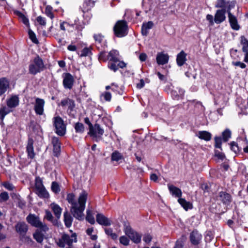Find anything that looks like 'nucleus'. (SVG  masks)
<instances>
[{"mask_svg": "<svg viewBox=\"0 0 248 248\" xmlns=\"http://www.w3.org/2000/svg\"><path fill=\"white\" fill-rule=\"evenodd\" d=\"M124 159L123 155L121 153L117 151L113 152L111 155V159L112 161H119V160Z\"/></svg>", "mask_w": 248, "mask_h": 248, "instance_id": "nucleus-37", "label": "nucleus"}, {"mask_svg": "<svg viewBox=\"0 0 248 248\" xmlns=\"http://www.w3.org/2000/svg\"><path fill=\"white\" fill-rule=\"evenodd\" d=\"M184 246V240L183 238H180L176 241L175 246L173 248H183Z\"/></svg>", "mask_w": 248, "mask_h": 248, "instance_id": "nucleus-52", "label": "nucleus"}, {"mask_svg": "<svg viewBox=\"0 0 248 248\" xmlns=\"http://www.w3.org/2000/svg\"><path fill=\"white\" fill-rule=\"evenodd\" d=\"M235 4V2L234 1H227V4L225 9H226V12H227L228 15H229V14H232L231 12V10L234 7Z\"/></svg>", "mask_w": 248, "mask_h": 248, "instance_id": "nucleus-41", "label": "nucleus"}, {"mask_svg": "<svg viewBox=\"0 0 248 248\" xmlns=\"http://www.w3.org/2000/svg\"><path fill=\"white\" fill-rule=\"evenodd\" d=\"M29 35L30 39L32 41V42L36 44L39 43V41L36 37L35 34L34 33L33 31L30 30L29 31Z\"/></svg>", "mask_w": 248, "mask_h": 248, "instance_id": "nucleus-49", "label": "nucleus"}, {"mask_svg": "<svg viewBox=\"0 0 248 248\" xmlns=\"http://www.w3.org/2000/svg\"><path fill=\"white\" fill-rule=\"evenodd\" d=\"M45 68L46 67L43 60L37 55L31 62L29 65V72L31 75H35L44 71Z\"/></svg>", "mask_w": 248, "mask_h": 248, "instance_id": "nucleus-4", "label": "nucleus"}, {"mask_svg": "<svg viewBox=\"0 0 248 248\" xmlns=\"http://www.w3.org/2000/svg\"><path fill=\"white\" fill-rule=\"evenodd\" d=\"M197 136L201 140L209 141L211 139V134L206 131H200L197 134Z\"/></svg>", "mask_w": 248, "mask_h": 248, "instance_id": "nucleus-30", "label": "nucleus"}, {"mask_svg": "<svg viewBox=\"0 0 248 248\" xmlns=\"http://www.w3.org/2000/svg\"><path fill=\"white\" fill-rule=\"evenodd\" d=\"M96 219L97 222L101 225L108 226L111 224V221L102 214H97Z\"/></svg>", "mask_w": 248, "mask_h": 248, "instance_id": "nucleus-21", "label": "nucleus"}, {"mask_svg": "<svg viewBox=\"0 0 248 248\" xmlns=\"http://www.w3.org/2000/svg\"><path fill=\"white\" fill-rule=\"evenodd\" d=\"M92 46H90L89 47H85L81 51L80 53H79V51H77V53L78 54V55L80 57L89 56L92 55Z\"/></svg>", "mask_w": 248, "mask_h": 248, "instance_id": "nucleus-32", "label": "nucleus"}, {"mask_svg": "<svg viewBox=\"0 0 248 248\" xmlns=\"http://www.w3.org/2000/svg\"><path fill=\"white\" fill-rule=\"evenodd\" d=\"M227 4V1L226 0H217L215 4V7L223 9L225 8Z\"/></svg>", "mask_w": 248, "mask_h": 248, "instance_id": "nucleus-47", "label": "nucleus"}, {"mask_svg": "<svg viewBox=\"0 0 248 248\" xmlns=\"http://www.w3.org/2000/svg\"><path fill=\"white\" fill-rule=\"evenodd\" d=\"M52 7L50 6H47L46 7L45 13L46 15L50 17L51 19L54 18V15L52 12Z\"/></svg>", "mask_w": 248, "mask_h": 248, "instance_id": "nucleus-51", "label": "nucleus"}, {"mask_svg": "<svg viewBox=\"0 0 248 248\" xmlns=\"http://www.w3.org/2000/svg\"><path fill=\"white\" fill-rule=\"evenodd\" d=\"M87 197L88 193L85 190H82L79 194L77 202L74 193H68L67 195L66 200L71 205L70 211L74 217L79 220L83 219V211L85 208Z\"/></svg>", "mask_w": 248, "mask_h": 248, "instance_id": "nucleus-1", "label": "nucleus"}, {"mask_svg": "<svg viewBox=\"0 0 248 248\" xmlns=\"http://www.w3.org/2000/svg\"><path fill=\"white\" fill-rule=\"evenodd\" d=\"M33 143V140L31 138L29 137L26 146V152L27 153L28 158L31 159H33L35 157Z\"/></svg>", "mask_w": 248, "mask_h": 248, "instance_id": "nucleus-16", "label": "nucleus"}, {"mask_svg": "<svg viewBox=\"0 0 248 248\" xmlns=\"http://www.w3.org/2000/svg\"><path fill=\"white\" fill-rule=\"evenodd\" d=\"M206 19L209 21L210 25H214V19H213V16L211 15H207L206 16Z\"/></svg>", "mask_w": 248, "mask_h": 248, "instance_id": "nucleus-62", "label": "nucleus"}, {"mask_svg": "<svg viewBox=\"0 0 248 248\" xmlns=\"http://www.w3.org/2000/svg\"><path fill=\"white\" fill-rule=\"evenodd\" d=\"M113 31L116 36L123 37L128 34V25L126 21L118 20L113 27Z\"/></svg>", "mask_w": 248, "mask_h": 248, "instance_id": "nucleus-5", "label": "nucleus"}, {"mask_svg": "<svg viewBox=\"0 0 248 248\" xmlns=\"http://www.w3.org/2000/svg\"><path fill=\"white\" fill-rule=\"evenodd\" d=\"M168 187L170 193L172 196L181 198L180 197L182 196V192L180 188L170 184H168Z\"/></svg>", "mask_w": 248, "mask_h": 248, "instance_id": "nucleus-24", "label": "nucleus"}, {"mask_svg": "<svg viewBox=\"0 0 248 248\" xmlns=\"http://www.w3.org/2000/svg\"><path fill=\"white\" fill-rule=\"evenodd\" d=\"M232 64L235 66H239L242 69H244L247 66L245 63L241 62H232Z\"/></svg>", "mask_w": 248, "mask_h": 248, "instance_id": "nucleus-55", "label": "nucleus"}, {"mask_svg": "<svg viewBox=\"0 0 248 248\" xmlns=\"http://www.w3.org/2000/svg\"><path fill=\"white\" fill-rule=\"evenodd\" d=\"M226 9L217 10L215 15L214 22L216 24H220L226 19Z\"/></svg>", "mask_w": 248, "mask_h": 248, "instance_id": "nucleus-17", "label": "nucleus"}, {"mask_svg": "<svg viewBox=\"0 0 248 248\" xmlns=\"http://www.w3.org/2000/svg\"><path fill=\"white\" fill-rule=\"evenodd\" d=\"M9 198L8 193L4 191L0 194V202H6Z\"/></svg>", "mask_w": 248, "mask_h": 248, "instance_id": "nucleus-50", "label": "nucleus"}, {"mask_svg": "<svg viewBox=\"0 0 248 248\" xmlns=\"http://www.w3.org/2000/svg\"><path fill=\"white\" fill-rule=\"evenodd\" d=\"M202 239V235L197 230H194L190 233L189 240L192 245H199L201 243Z\"/></svg>", "mask_w": 248, "mask_h": 248, "instance_id": "nucleus-14", "label": "nucleus"}, {"mask_svg": "<svg viewBox=\"0 0 248 248\" xmlns=\"http://www.w3.org/2000/svg\"><path fill=\"white\" fill-rule=\"evenodd\" d=\"M100 53L98 54V60L100 61H103L104 62L108 61V54H106V51L104 50H100Z\"/></svg>", "mask_w": 248, "mask_h": 248, "instance_id": "nucleus-42", "label": "nucleus"}, {"mask_svg": "<svg viewBox=\"0 0 248 248\" xmlns=\"http://www.w3.org/2000/svg\"><path fill=\"white\" fill-rule=\"evenodd\" d=\"M105 233L108 235L110 236L112 239L115 240L117 239L118 236L115 233L113 232V230L111 228H105Z\"/></svg>", "mask_w": 248, "mask_h": 248, "instance_id": "nucleus-46", "label": "nucleus"}, {"mask_svg": "<svg viewBox=\"0 0 248 248\" xmlns=\"http://www.w3.org/2000/svg\"><path fill=\"white\" fill-rule=\"evenodd\" d=\"M36 228H37V230H38L40 232L44 233V234L49 230L47 226L45 223H42L41 221L40 222V225L39 224L38 226Z\"/></svg>", "mask_w": 248, "mask_h": 248, "instance_id": "nucleus-44", "label": "nucleus"}, {"mask_svg": "<svg viewBox=\"0 0 248 248\" xmlns=\"http://www.w3.org/2000/svg\"><path fill=\"white\" fill-rule=\"evenodd\" d=\"M169 57L167 54L158 53L156 56V62L159 65H164L168 62Z\"/></svg>", "mask_w": 248, "mask_h": 248, "instance_id": "nucleus-22", "label": "nucleus"}, {"mask_svg": "<svg viewBox=\"0 0 248 248\" xmlns=\"http://www.w3.org/2000/svg\"><path fill=\"white\" fill-rule=\"evenodd\" d=\"M62 85L65 89L71 90L74 86L75 80L74 77L69 73L62 74Z\"/></svg>", "mask_w": 248, "mask_h": 248, "instance_id": "nucleus-10", "label": "nucleus"}, {"mask_svg": "<svg viewBox=\"0 0 248 248\" xmlns=\"http://www.w3.org/2000/svg\"><path fill=\"white\" fill-rule=\"evenodd\" d=\"M230 145H231V149L232 151H233L235 153H236L238 151V150H239L238 147L236 142L232 141V142H231Z\"/></svg>", "mask_w": 248, "mask_h": 248, "instance_id": "nucleus-56", "label": "nucleus"}, {"mask_svg": "<svg viewBox=\"0 0 248 248\" xmlns=\"http://www.w3.org/2000/svg\"><path fill=\"white\" fill-rule=\"evenodd\" d=\"M186 54L182 50L177 55L176 62L177 64L179 66H182L186 62Z\"/></svg>", "mask_w": 248, "mask_h": 248, "instance_id": "nucleus-27", "label": "nucleus"}, {"mask_svg": "<svg viewBox=\"0 0 248 248\" xmlns=\"http://www.w3.org/2000/svg\"><path fill=\"white\" fill-rule=\"evenodd\" d=\"M14 14L18 16L20 20L26 26L29 25V21L28 18L21 12L19 11H15Z\"/></svg>", "mask_w": 248, "mask_h": 248, "instance_id": "nucleus-34", "label": "nucleus"}, {"mask_svg": "<svg viewBox=\"0 0 248 248\" xmlns=\"http://www.w3.org/2000/svg\"><path fill=\"white\" fill-rule=\"evenodd\" d=\"M45 101L44 99L36 98L34 106V110L36 115H43L44 113V106Z\"/></svg>", "mask_w": 248, "mask_h": 248, "instance_id": "nucleus-12", "label": "nucleus"}, {"mask_svg": "<svg viewBox=\"0 0 248 248\" xmlns=\"http://www.w3.org/2000/svg\"><path fill=\"white\" fill-rule=\"evenodd\" d=\"M66 29L69 32L72 31L74 29V24H71L66 22Z\"/></svg>", "mask_w": 248, "mask_h": 248, "instance_id": "nucleus-63", "label": "nucleus"}, {"mask_svg": "<svg viewBox=\"0 0 248 248\" xmlns=\"http://www.w3.org/2000/svg\"><path fill=\"white\" fill-rule=\"evenodd\" d=\"M51 143L53 147V152L54 155L58 157L60 155L61 150V144L59 138L56 137H53Z\"/></svg>", "mask_w": 248, "mask_h": 248, "instance_id": "nucleus-15", "label": "nucleus"}, {"mask_svg": "<svg viewBox=\"0 0 248 248\" xmlns=\"http://www.w3.org/2000/svg\"><path fill=\"white\" fill-rule=\"evenodd\" d=\"M4 187L9 190H13L14 186L11 183L9 182H5L3 184Z\"/></svg>", "mask_w": 248, "mask_h": 248, "instance_id": "nucleus-58", "label": "nucleus"}, {"mask_svg": "<svg viewBox=\"0 0 248 248\" xmlns=\"http://www.w3.org/2000/svg\"><path fill=\"white\" fill-rule=\"evenodd\" d=\"M10 88L9 80L6 78H0V96L4 94Z\"/></svg>", "mask_w": 248, "mask_h": 248, "instance_id": "nucleus-18", "label": "nucleus"}, {"mask_svg": "<svg viewBox=\"0 0 248 248\" xmlns=\"http://www.w3.org/2000/svg\"><path fill=\"white\" fill-rule=\"evenodd\" d=\"M119 52L115 49H113L108 53V68L114 72H116L119 68H123L126 66V64L119 59Z\"/></svg>", "mask_w": 248, "mask_h": 248, "instance_id": "nucleus-2", "label": "nucleus"}, {"mask_svg": "<svg viewBox=\"0 0 248 248\" xmlns=\"http://www.w3.org/2000/svg\"><path fill=\"white\" fill-rule=\"evenodd\" d=\"M228 18L231 28L235 31L239 30L240 29V26L238 23L236 17L232 14H229L228 15Z\"/></svg>", "mask_w": 248, "mask_h": 248, "instance_id": "nucleus-26", "label": "nucleus"}, {"mask_svg": "<svg viewBox=\"0 0 248 248\" xmlns=\"http://www.w3.org/2000/svg\"><path fill=\"white\" fill-rule=\"evenodd\" d=\"M51 190L55 194L60 192L61 189L59 184L56 182H53L51 184Z\"/></svg>", "mask_w": 248, "mask_h": 248, "instance_id": "nucleus-45", "label": "nucleus"}, {"mask_svg": "<svg viewBox=\"0 0 248 248\" xmlns=\"http://www.w3.org/2000/svg\"><path fill=\"white\" fill-rule=\"evenodd\" d=\"M35 187L36 193L39 197L47 198L49 197V194L43 184L42 180L39 177L35 178Z\"/></svg>", "mask_w": 248, "mask_h": 248, "instance_id": "nucleus-8", "label": "nucleus"}, {"mask_svg": "<svg viewBox=\"0 0 248 248\" xmlns=\"http://www.w3.org/2000/svg\"><path fill=\"white\" fill-rule=\"evenodd\" d=\"M222 140H223L221 137H216L215 138V147L216 148H218L221 150V144H222Z\"/></svg>", "mask_w": 248, "mask_h": 248, "instance_id": "nucleus-48", "label": "nucleus"}, {"mask_svg": "<svg viewBox=\"0 0 248 248\" xmlns=\"http://www.w3.org/2000/svg\"><path fill=\"white\" fill-rule=\"evenodd\" d=\"M156 74L160 80L163 81L164 83H166L167 82V79L165 76L161 74L159 72H157Z\"/></svg>", "mask_w": 248, "mask_h": 248, "instance_id": "nucleus-61", "label": "nucleus"}, {"mask_svg": "<svg viewBox=\"0 0 248 248\" xmlns=\"http://www.w3.org/2000/svg\"><path fill=\"white\" fill-rule=\"evenodd\" d=\"M36 20L41 25L45 26L46 24L45 18L41 16H38Z\"/></svg>", "mask_w": 248, "mask_h": 248, "instance_id": "nucleus-59", "label": "nucleus"}, {"mask_svg": "<svg viewBox=\"0 0 248 248\" xmlns=\"http://www.w3.org/2000/svg\"><path fill=\"white\" fill-rule=\"evenodd\" d=\"M154 26V23L150 21L147 22H143L141 26V32L142 35L147 36L149 33V31Z\"/></svg>", "mask_w": 248, "mask_h": 248, "instance_id": "nucleus-23", "label": "nucleus"}, {"mask_svg": "<svg viewBox=\"0 0 248 248\" xmlns=\"http://www.w3.org/2000/svg\"><path fill=\"white\" fill-rule=\"evenodd\" d=\"M89 130L88 135L96 142H98L102 139V137L104 134V130L99 124L95 123Z\"/></svg>", "mask_w": 248, "mask_h": 248, "instance_id": "nucleus-6", "label": "nucleus"}, {"mask_svg": "<svg viewBox=\"0 0 248 248\" xmlns=\"http://www.w3.org/2000/svg\"><path fill=\"white\" fill-rule=\"evenodd\" d=\"M105 100L107 101H110L111 99V94L109 92H106L102 94Z\"/></svg>", "mask_w": 248, "mask_h": 248, "instance_id": "nucleus-57", "label": "nucleus"}, {"mask_svg": "<svg viewBox=\"0 0 248 248\" xmlns=\"http://www.w3.org/2000/svg\"><path fill=\"white\" fill-rule=\"evenodd\" d=\"M44 233L40 232L38 230H36L33 236V238L38 243H41L44 240Z\"/></svg>", "mask_w": 248, "mask_h": 248, "instance_id": "nucleus-36", "label": "nucleus"}, {"mask_svg": "<svg viewBox=\"0 0 248 248\" xmlns=\"http://www.w3.org/2000/svg\"><path fill=\"white\" fill-rule=\"evenodd\" d=\"M16 232L21 237L26 236L27 232L29 230L28 225L24 221L18 222L15 226Z\"/></svg>", "mask_w": 248, "mask_h": 248, "instance_id": "nucleus-13", "label": "nucleus"}, {"mask_svg": "<svg viewBox=\"0 0 248 248\" xmlns=\"http://www.w3.org/2000/svg\"><path fill=\"white\" fill-rule=\"evenodd\" d=\"M27 222L32 226L36 227L40 225V220L39 217L34 214H30L26 217Z\"/></svg>", "mask_w": 248, "mask_h": 248, "instance_id": "nucleus-20", "label": "nucleus"}, {"mask_svg": "<svg viewBox=\"0 0 248 248\" xmlns=\"http://www.w3.org/2000/svg\"><path fill=\"white\" fill-rule=\"evenodd\" d=\"M152 239V236L150 234H146L143 238V240L146 243H149L151 241Z\"/></svg>", "mask_w": 248, "mask_h": 248, "instance_id": "nucleus-60", "label": "nucleus"}, {"mask_svg": "<svg viewBox=\"0 0 248 248\" xmlns=\"http://www.w3.org/2000/svg\"><path fill=\"white\" fill-rule=\"evenodd\" d=\"M19 98L16 95H13L7 100L6 103L8 107L2 106L0 108V119L3 121L5 116L9 113L11 110L9 108H15L19 105Z\"/></svg>", "mask_w": 248, "mask_h": 248, "instance_id": "nucleus-3", "label": "nucleus"}, {"mask_svg": "<svg viewBox=\"0 0 248 248\" xmlns=\"http://www.w3.org/2000/svg\"><path fill=\"white\" fill-rule=\"evenodd\" d=\"M231 131L229 129H226L222 133V140L223 141L227 142L231 137Z\"/></svg>", "mask_w": 248, "mask_h": 248, "instance_id": "nucleus-40", "label": "nucleus"}, {"mask_svg": "<svg viewBox=\"0 0 248 248\" xmlns=\"http://www.w3.org/2000/svg\"><path fill=\"white\" fill-rule=\"evenodd\" d=\"M111 90L116 94L122 95L123 93V90H122V88L119 87L117 84L115 83H112Z\"/></svg>", "mask_w": 248, "mask_h": 248, "instance_id": "nucleus-39", "label": "nucleus"}, {"mask_svg": "<svg viewBox=\"0 0 248 248\" xmlns=\"http://www.w3.org/2000/svg\"><path fill=\"white\" fill-rule=\"evenodd\" d=\"M120 242L124 246H127L129 244V240L126 236H122L120 238Z\"/></svg>", "mask_w": 248, "mask_h": 248, "instance_id": "nucleus-53", "label": "nucleus"}, {"mask_svg": "<svg viewBox=\"0 0 248 248\" xmlns=\"http://www.w3.org/2000/svg\"><path fill=\"white\" fill-rule=\"evenodd\" d=\"M76 236V233L72 234L71 236L68 234H64L62 236V241H64L65 244L70 246L74 241L75 242H77Z\"/></svg>", "mask_w": 248, "mask_h": 248, "instance_id": "nucleus-28", "label": "nucleus"}, {"mask_svg": "<svg viewBox=\"0 0 248 248\" xmlns=\"http://www.w3.org/2000/svg\"><path fill=\"white\" fill-rule=\"evenodd\" d=\"M147 55L144 53H141L139 56V59L141 62H144L147 59Z\"/></svg>", "mask_w": 248, "mask_h": 248, "instance_id": "nucleus-64", "label": "nucleus"}, {"mask_svg": "<svg viewBox=\"0 0 248 248\" xmlns=\"http://www.w3.org/2000/svg\"><path fill=\"white\" fill-rule=\"evenodd\" d=\"M64 222L65 225L67 228H70L73 222V218L71 215L66 211L64 213Z\"/></svg>", "mask_w": 248, "mask_h": 248, "instance_id": "nucleus-31", "label": "nucleus"}, {"mask_svg": "<svg viewBox=\"0 0 248 248\" xmlns=\"http://www.w3.org/2000/svg\"><path fill=\"white\" fill-rule=\"evenodd\" d=\"M60 105L62 107H65L66 106L68 107V109L70 111L73 110L74 108L75 107V101L69 98H66L64 99H62L60 103Z\"/></svg>", "mask_w": 248, "mask_h": 248, "instance_id": "nucleus-25", "label": "nucleus"}, {"mask_svg": "<svg viewBox=\"0 0 248 248\" xmlns=\"http://www.w3.org/2000/svg\"><path fill=\"white\" fill-rule=\"evenodd\" d=\"M240 44L242 46V51L247 52L248 51V40L245 36L242 35L240 37Z\"/></svg>", "mask_w": 248, "mask_h": 248, "instance_id": "nucleus-35", "label": "nucleus"}, {"mask_svg": "<svg viewBox=\"0 0 248 248\" xmlns=\"http://www.w3.org/2000/svg\"><path fill=\"white\" fill-rule=\"evenodd\" d=\"M51 208L56 217L58 219L60 218L62 212V208L57 204L52 203L50 205Z\"/></svg>", "mask_w": 248, "mask_h": 248, "instance_id": "nucleus-29", "label": "nucleus"}, {"mask_svg": "<svg viewBox=\"0 0 248 248\" xmlns=\"http://www.w3.org/2000/svg\"><path fill=\"white\" fill-rule=\"evenodd\" d=\"M219 200H220L224 204L229 205L232 202V198L231 195L224 191H221L218 194Z\"/></svg>", "mask_w": 248, "mask_h": 248, "instance_id": "nucleus-19", "label": "nucleus"}, {"mask_svg": "<svg viewBox=\"0 0 248 248\" xmlns=\"http://www.w3.org/2000/svg\"><path fill=\"white\" fill-rule=\"evenodd\" d=\"M74 128L77 133L82 134L84 132L85 127L84 124L78 122L75 124Z\"/></svg>", "mask_w": 248, "mask_h": 248, "instance_id": "nucleus-38", "label": "nucleus"}, {"mask_svg": "<svg viewBox=\"0 0 248 248\" xmlns=\"http://www.w3.org/2000/svg\"><path fill=\"white\" fill-rule=\"evenodd\" d=\"M93 37L95 40L96 47L98 50H104L107 47V42L101 33L94 34Z\"/></svg>", "mask_w": 248, "mask_h": 248, "instance_id": "nucleus-9", "label": "nucleus"}, {"mask_svg": "<svg viewBox=\"0 0 248 248\" xmlns=\"http://www.w3.org/2000/svg\"><path fill=\"white\" fill-rule=\"evenodd\" d=\"M86 219L91 224H94L95 223L94 218L92 215V211L90 210H87V211Z\"/></svg>", "mask_w": 248, "mask_h": 248, "instance_id": "nucleus-43", "label": "nucleus"}, {"mask_svg": "<svg viewBox=\"0 0 248 248\" xmlns=\"http://www.w3.org/2000/svg\"><path fill=\"white\" fill-rule=\"evenodd\" d=\"M53 125L55 128V133L60 136H63L66 133V126L63 120L59 116L53 119Z\"/></svg>", "mask_w": 248, "mask_h": 248, "instance_id": "nucleus-7", "label": "nucleus"}, {"mask_svg": "<svg viewBox=\"0 0 248 248\" xmlns=\"http://www.w3.org/2000/svg\"><path fill=\"white\" fill-rule=\"evenodd\" d=\"M124 232L125 234L135 243L138 244L140 242L141 235L133 231L130 226H125Z\"/></svg>", "mask_w": 248, "mask_h": 248, "instance_id": "nucleus-11", "label": "nucleus"}, {"mask_svg": "<svg viewBox=\"0 0 248 248\" xmlns=\"http://www.w3.org/2000/svg\"><path fill=\"white\" fill-rule=\"evenodd\" d=\"M178 202L186 211L188 209H191L193 207L192 203L189 202H187L185 199L179 198Z\"/></svg>", "mask_w": 248, "mask_h": 248, "instance_id": "nucleus-33", "label": "nucleus"}, {"mask_svg": "<svg viewBox=\"0 0 248 248\" xmlns=\"http://www.w3.org/2000/svg\"><path fill=\"white\" fill-rule=\"evenodd\" d=\"M45 218L48 221L53 222V217L50 211L46 210L45 212Z\"/></svg>", "mask_w": 248, "mask_h": 248, "instance_id": "nucleus-54", "label": "nucleus"}]
</instances>
